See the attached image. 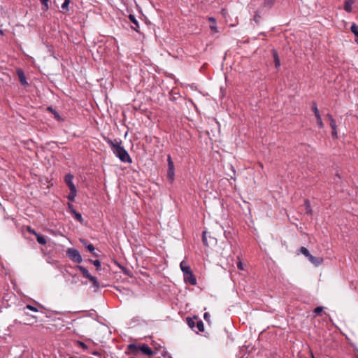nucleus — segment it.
<instances>
[{
  "instance_id": "1",
  "label": "nucleus",
  "mask_w": 358,
  "mask_h": 358,
  "mask_svg": "<svg viewBox=\"0 0 358 358\" xmlns=\"http://www.w3.org/2000/svg\"><path fill=\"white\" fill-rule=\"evenodd\" d=\"M106 142L110 145L113 154L122 162L131 163L132 159L127 151L122 146V142L119 140H111L104 138Z\"/></svg>"
},
{
  "instance_id": "2",
  "label": "nucleus",
  "mask_w": 358,
  "mask_h": 358,
  "mask_svg": "<svg viewBox=\"0 0 358 358\" xmlns=\"http://www.w3.org/2000/svg\"><path fill=\"white\" fill-rule=\"evenodd\" d=\"M299 251L309 260L310 262H311L315 266H320L323 262V259L322 257H316L313 256L310 253L309 250L305 247L300 248Z\"/></svg>"
},
{
  "instance_id": "3",
  "label": "nucleus",
  "mask_w": 358,
  "mask_h": 358,
  "mask_svg": "<svg viewBox=\"0 0 358 358\" xmlns=\"http://www.w3.org/2000/svg\"><path fill=\"white\" fill-rule=\"evenodd\" d=\"M66 256L76 263L80 264L83 262L80 252L75 248H69L66 250Z\"/></svg>"
},
{
  "instance_id": "4",
  "label": "nucleus",
  "mask_w": 358,
  "mask_h": 358,
  "mask_svg": "<svg viewBox=\"0 0 358 358\" xmlns=\"http://www.w3.org/2000/svg\"><path fill=\"white\" fill-rule=\"evenodd\" d=\"M168 162V171H167V178L172 183L174 180L175 176V169L174 164L170 155H168L167 157Z\"/></svg>"
},
{
  "instance_id": "5",
  "label": "nucleus",
  "mask_w": 358,
  "mask_h": 358,
  "mask_svg": "<svg viewBox=\"0 0 358 358\" xmlns=\"http://www.w3.org/2000/svg\"><path fill=\"white\" fill-rule=\"evenodd\" d=\"M327 117L329 120V124L332 129L331 135L334 138H338V131L336 120L330 113L327 114Z\"/></svg>"
},
{
  "instance_id": "6",
  "label": "nucleus",
  "mask_w": 358,
  "mask_h": 358,
  "mask_svg": "<svg viewBox=\"0 0 358 358\" xmlns=\"http://www.w3.org/2000/svg\"><path fill=\"white\" fill-rule=\"evenodd\" d=\"M184 281L186 283H189L191 285H195L196 284V279L195 275L193 274L192 271L183 275Z\"/></svg>"
},
{
  "instance_id": "7",
  "label": "nucleus",
  "mask_w": 358,
  "mask_h": 358,
  "mask_svg": "<svg viewBox=\"0 0 358 358\" xmlns=\"http://www.w3.org/2000/svg\"><path fill=\"white\" fill-rule=\"evenodd\" d=\"M73 178L74 176L71 173H66L64 176V182L69 187V189H76L73 182Z\"/></svg>"
},
{
  "instance_id": "8",
  "label": "nucleus",
  "mask_w": 358,
  "mask_h": 358,
  "mask_svg": "<svg viewBox=\"0 0 358 358\" xmlns=\"http://www.w3.org/2000/svg\"><path fill=\"white\" fill-rule=\"evenodd\" d=\"M17 75L18 76L19 81L20 82L22 85L27 86L28 85V83L27 81L26 76H25V75L24 73V71L22 69H18L17 70Z\"/></svg>"
},
{
  "instance_id": "9",
  "label": "nucleus",
  "mask_w": 358,
  "mask_h": 358,
  "mask_svg": "<svg viewBox=\"0 0 358 358\" xmlns=\"http://www.w3.org/2000/svg\"><path fill=\"white\" fill-rule=\"evenodd\" d=\"M139 351H141L143 354L148 356H151L154 353L152 350L145 344L139 346Z\"/></svg>"
},
{
  "instance_id": "10",
  "label": "nucleus",
  "mask_w": 358,
  "mask_h": 358,
  "mask_svg": "<svg viewBox=\"0 0 358 358\" xmlns=\"http://www.w3.org/2000/svg\"><path fill=\"white\" fill-rule=\"evenodd\" d=\"M129 20L131 21V23H133V24H134V25H132V26L131 27V28L133 30H134V31H137V32H139V31H138V29H139L138 22V20H136V18L135 17V16H134V15L130 14V15H129Z\"/></svg>"
},
{
  "instance_id": "11",
  "label": "nucleus",
  "mask_w": 358,
  "mask_h": 358,
  "mask_svg": "<svg viewBox=\"0 0 358 358\" xmlns=\"http://www.w3.org/2000/svg\"><path fill=\"white\" fill-rule=\"evenodd\" d=\"M180 267L181 271L183 273V275L192 271L191 268L187 265V262L182 260L180 264Z\"/></svg>"
},
{
  "instance_id": "12",
  "label": "nucleus",
  "mask_w": 358,
  "mask_h": 358,
  "mask_svg": "<svg viewBox=\"0 0 358 358\" xmlns=\"http://www.w3.org/2000/svg\"><path fill=\"white\" fill-rule=\"evenodd\" d=\"M180 267L181 271L183 273V275L192 271L191 268L187 265V262L182 260L180 264Z\"/></svg>"
},
{
  "instance_id": "13",
  "label": "nucleus",
  "mask_w": 358,
  "mask_h": 358,
  "mask_svg": "<svg viewBox=\"0 0 358 358\" xmlns=\"http://www.w3.org/2000/svg\"><path fill=\"white\" fill-rule=\"evenodd\" d=\"M77 268L82 273L85 278L90 279L92 276L85 267L78 265L77 266Z\"/></svg>"
},
{
  "instance_id": "14",
  "label": "nucleus",
  "mask_w": 358,
  "mask_h": 358,
  "mask_svg": "<svg viewBox=\"0 0 358 358\" xmlns=\"http://www.w3.org/2000/svg\"><path fill=\"white\" fill-rule=\"evenodd\" d=\"M353 0H346L344 3L343 8L347 13H351L352 10Z\"/></svg>"
},
{
  "instance_id": "15",
  "label": "nucleus",
  "mask_w": 358,
  "mask_h": 358,
  "mask_svg": "<svg viewBox=\"0 0 358 358\" xmlns=\"http://www.w3.org/2000/svg\"><path fill=\"white\" fill-rule=\"evenodd\" d=\"M259 1L264 7L271 8L274 5L275 0H259Z\"/></svg>"
},
{
  "instance_id": "16",
  "label": "nucleus",
  "mask_w": 358,
  "mask_h": 358,
  "mask_svg": "<svg viewBox=\"0 0 358 358\" xmlns=\"http://www.w3.org/2000/svg\"><path fill=\"white\" fill-rule=\"evenodd\" d=\"M272 52H273V57L274 59L275 66V68L278 69L280 66V58L278 57V52H276V50H273Z\"/></svg>"
},
{
  "instance_id": "17",
  "label": "nucleus",
  "mask_w": 358,
  "mask_h": 358,
  "mask_svg": "<svg viewBox=\"0 0 358 358\" xmlns=\"http://www.w3.org/2000/svg\"><path fill=\"white\" fill-rule=\"evenodd\" d=\"M127 349L130 351V352L134 353V355H136L139 351V347L134 343L129 344L127 347Z\"/></svg>"
},
{
  "instance_id": "18",
  "label": "nucleus",
  "mask_w": 358,
  "mask_h": 358,
  "mask_svg": "<svg viewBox=\"0 0 358 358\" xmlns=\"http://www.w3.org/2000/svg\"><path fill=\"white\" fill-rule=\"evenodd\" d=\"M69 190H70V192L67 195V199H68L69 201L72 202V201H73L75 200V198L76 196L77 189H69Z\"/></svg>"
},
{
  "instance_id": "19",
  "label": "nucleus",
  "mask_w": 358,
  "mask_h": 358,
  "mask_svg": "<svg viewBox=\"0 0 358 358\" xmlns=\"http://www.w3.org/2000/svg\"><path fill=\"white\" fill-rule=\"evenodd\" d=\"M304 205H305V208H306V214L311 215L313 213V210H312V208L310 206V203L308 199H305Z\"/></svg>"
},
{
  "instance_id": "20",
  "label": "nucleus",
  "mask_w": 358,
  "mask_h": 358,
  "mask_svg": "<svg viewBox=\"0 0 358 358\" xmlns=\"http://www.w3.org/2000/svg\"><path fill=\"white\" fill-rule=\"evenodd\" d=\"M350 30L355 35V36H356L355 41L358 43V25L356 24L355 23H353L351 25Z\"/></svg>"
},
{
  "instance_id": "21",
  "label": "nucleus",
  "mask_w": 358,
  "mask_h": 358,
  "mask_svg": "<svg viewBox=\"0 0 358 358\" xmlns=\"http://www.w3.org/2000/svg\"><path fill=\"white\" fill-rule=\"evenodd\" d=\"M70 3V0H64V3L62 4V13H65L69 11V5Z\"/></svg>"
},
{
  "instance_id": "22",
  "label": "nucleus",
  "mask_w": 358,
  "mask_h": 358,
  "mask_svg": "<svg viewBox=\"0 0 358 358\" xmlns=\"http://www.w3.org/2000/svg\"><path fill=\"white\" fill-rule=\"evenodd\" d=\"M36 240L38 241V243L41 245H45L47 241H46V239L44 236L37 234V235L36 236Z\"/></svg>"
},
{
  "instance_id": "23",
  "label": "nucleus",
  "mask_w": 358,
  "mask_h": 358,
  "mask_svg": "<svg viewBox=\"0 0 358 358\" xmlns=\"http://www.w3.org/2000/svg\"><path fill=\"white\" fill-rule=\"evenodd\" d=\"M86 249L90 251L91 253L93 254L94 256L95 257H98L99 255L94 252L95 251V248L94 246L92 245V244H87V245H86Z\"/></svg>"
},
{
  "instance_id": "24",
  "label": "nucleus",
  "mask_w": 358,
  "mask_h": 358,
  "mask_svg": "<svg viewBox=\"0 0 358 358\" xmlns=\"http://www.w3.org/2000/svg\"><path fill=\"white\" fill-rule=\"evenodd\" d=\"M89 280L92 282L93 287L95 289H97L99 287V282L95 277L92 276Z\"/></svg>"
},
{
  "instance_id": "25",
  "label": "nucleus",
  "mask_w": 358,
  "mask_h": 358,
  "mask_svg": "<svg viewBox=\"0 0 358 358\" xmlns=\"http://www.w3.org/2000/svg\"><path fill=\"white\" fill-rule=\"evenodd\" d=\"M187 322L188 326L192 329H193L196 324V322L194 320V319L190 317L187 318Z\"/></svg>"
},
{
  "instance_id": "26",
  "label": "nucleus",
  "mask_w": 358,
  "mask_h": 358,
  "mask_svg": "<svg viewBox=\"0 0 358 358\" xmlns=\"http://www.w3.org/2000/svg\"><path fill=\"white\" fill-rule=\"evenodd\" d=\"M312 110L313 111L315 116H319L320 115L315 102H313Z\"/></svg>"
},
{
  "instance_id": "27",
  "label": "nucleus",
  "mask_w": 358,
  "mask_h": 358,
  "mask_svg": "<svg viewBox=\"0 0 358 358\" xmlns=\"http://www.w3.org/2000/svg\"><path fill=\"white\" fill-rule=\"evenodd\" d=\"M196 327L199 331H204V324L201 320L196 321Z\"/></svg>"
},
{
  "instance_id": "28",
  "label": "nucleus",
  "mask_w": 358,
  "mask_h": 358,
  "mask_svg": "<svg viewBox=\"0 0 358 358\" xmlns=\"http://www.w3.org/2000/svg\"><path fill=\"white\" fill-rule=\"evenodd\" d=\"M91 263H92L94 266L96 267V270H100L101 269V262L98 259H95V260H92V259H90V260Z\"/></svg>"
},
{
  "instance_id": "29",
  "label": "nucleus",
  "mask_w": 358,
  "mask_h": 358,
  "mask_svg": "<svg viewBox=\"0 0 358 358\" xmlns=\"http://www.w3.org/2000/svg\"><path fill=\"white\" fill-rule=\"evenodd\" d=\"M315 117L317 120V124L318 127L322 129L324 127V123L322 120L321 115H320L319 116H315Z\"/></svg>"
},
{
  "instance_id": "30",
  "label": "nucleus",
  "mask_w": 358,
  "mask_h": 358,
  "mask_svg": "<svg viewBox=\"0 0 358 358\" xmlns=\"http://www.w3.org/2000/svg\"><path fill=\"white\" fill-rule=\"evenodd\" d=\"M72 213L75 215V217L78 221L82 222L83 217L80 213H78L75 209H73Z\"/></svg>"
},
{
  "instance_id": "31",
  "label": "nucleus",
  "mask_w": 358,
  "mask_h": 358,
  "mask_svg": "<svg viewBox=\"0 0 358 358\" xmlns=\"http://www.w3.org/2000/svg\"><path fill=\"white\" fill-rule=\"evenodd\" d=\"M206 234H207V232L206 231H203L202 233V241L203 243V244L206 245V246H209V244L207 241V236H206Z\"/></svg>"
},
{
  "instance_id": "32",
  "label": "nucleus",
  "mask_w": 358,
  "mask_h": 358,
  "mask_svg": "<svg viewBox=\"0 0 358 358\" xmlns=\"http://www.w3.org/2000/svg\"><path fill=\"white\" fill-rule=\"evenodd\" d=\"M41 2L43 5V10L46 11L48 10V0H41Z\"/></svg>"
},
{
  "instance_id": "33",
  "label": "nucleus",
  "mask_w": 358,
  "mask_h": 358,
  "mask_svg": "<svg viewBox=\"0 0 358 358\" xmlns=\"http://www.w3.org/2000/svg\"><path fill=\"white\" fill-rule=\"evenodd\" d=\"M24 309H28V310L34 311V312H38V311L37 308H36V307H34V306H33L31 305H29V304L25 306Z\"/></svg>"
},
{
  "instance_id": "34",
  "label": "nucleus",
  "mask_w": 358,
  "mask_h": 358,
  "mask_svg": "<svg viewBox=\"0 0 358 358\" xmlns=\"http://www.w3.org/2000/svg\"><path fill=\"white\" fill-rule=\"evenodd\" d=\"M210 29L214 32V33H217L218 32V30H217V25H216V22L214 24H211L210 25Z\"/></svg>"
},
{
  "instance_id": "35",
  "label": "nucleus",
  "mask_w": 358,
  "mask_h": 358,
  "mask_svg": "<svg viewBox=\"0 0 358 358\" xmlns=\"http://www.w3.org/2000/svg\"><path fill=\"white\" fill-rule=\"evenodd\" d=\"M323 308L322 306H317L315 308L314 313L316 315H320L322 312Z\"/></svg>"
},
{
  "instance_id": "36",
  "label": "nucleus",
  "mask_w": 358,
  "mask_h": 358,
  "mask_svg": "<svg viewBox=\"0 0 358 358\" xmlns=\"http://www.w3.org/2000/svg\"><path fill=\"white\" fill-rule=\"evenodd\" d=\"M238 262H237V267L239 270H243V265L241 261L240 260L239 257H238Z\"/></svg>"
},
{
  "instance_id": "37",
  "label": "nucleus",
  "mask_w": 358,
  "mask_h": 358,
  "mask_svg": "<svg viewBox=\"0 0 358 358\" xmlns=\"http://www.w3.org/2000/svg\"><path fill=\"white\" fill-rule=\"evenodd\" d=\"M27 231H28L30 234H34V235H35V236H36V235H37V234H38V233H37V232H36L34 229H32V228H31V227H27Z\"/></svg>"
},
{
  "instance_id": "38",
  "label": "nucleus",
  "mask_w": 358,
  "mask_h": 358,
  "mask_svg": "<svg viewBox=\"0 0 358 358\" xmlns=\"http://www.w3.org/2000/svg\"><path fill=\"white\" fill-rule=\"evenodd\" d=\"M78 344L83 348V349H87V345L82 342V341H78Z\"/></svg>"
},
{
  "instance_id": "39",
  "label": "nucleus",
  "mask_w": 358,
  "mask_h": 358,
  "mask_svg": "<svg viewBox=\"0 0 358 358\" xmlns=\"http://www.w3.org/2000/svg\"><path fill=\"white\" fill-rule=\"evenodd\" d=\"M80 242L85 245V247L86 248V245H87V244H90L85 239H81L80 240Z\"/></svg>"
},
{
  "instance_id": "40",
  "label": "nucleus",
  "mask_w": 358,
  "mask_h": 358,
  "mask_svg": "<svg viewBox=\"0 0 358 358\" xmlns=\"http://www.w3.org/2000/svg\"><path fill=\"white\" fill-rule=\"evenodd\" d=\"M68 206H69V208L71 210V212L73 213V209H74L73 204L71 203H69Z\"/></svg>"
},
{
  "instance_id": "41",
  "label": "nucleus",
  "mask_w": 358,
  "mask_h": 358,
  "mask_svg": "<svg viewBox=\"0 0 358 358\" xmlns=\"http://www.w3.org/2000/svg\"><path fill=\"white\" fill-rule=\"evenodd\" d=\"M203 317H204V319H205L206 320H208V318L210 317V315H209V314H208V313H204V315H203Z\"/></svg>"
},
{
  "instance_id": "42",
  "label": "nucleus",
  "mask_w": 358,
  "mask_h": 358,
  "mask_svg": "<svg viewBox=\"0 0 358 358\" xmlns=\"http://www.w3.org/2000/svg\"><path fill=\"white\" fill-rule=\"evenodd\" d=\"M208 20H209V21H210V22H212V24H213V23H214V24H215V23L216 22L215 19L214 17H209V18H208Z\"/></svg>"
},
{
  "instance_id": "43",
  "label": "nucleus",
  "mask_w": 358,
  "mask_h": 358,
  "mask_svg": "<svg viewBox=\"0 0 358 358\" xmlns=\"http://www.w3.org/2000/svg\"><path fill=\"white\" fill-rule=\"evenodd\" d=\"M92 355L95 356H100L101 354L97 351H94L92 352Z\"/></svg>"
},
{
  "instance_id": "44",
  "label": "nucleus",
  "mask_w": 358,
  "mask_h": 358,
  "mask_svg": "<svg viewBox=\"0 0 358 358\" xmlns=\"http://www.w3.org/2000/svg\"><path fill=\"white\" fill-rule=\"evenodd\" d=\"M0 34L2 35V36L4 34H3V31L2 29H0Z\"/></svg>"
},
{
  "instance_id": "45",
  "label": "nucleus",
  "mask_w": 358,
  "mask_h": 358,
  "mask_svg": "<svg viewBox=\"0 0 358 358\" xmlns=\"http://www.w3.org/2000/svg\"><path fill=\"white\" fill-rule=\"evenodd\" d=\"M259 16L257 15H256L255 16V20L257 22V19H258Z\"/></svg>"
},
{
  "instance_id": "46",
  "label": "nucleus",
  "mask_w": 358,
  "mask_h": 358,
  "mask_svg": "<svg viewBox=\"0 0 358 358\" xmlns=\"http://www.w3.org/2000/svg\"><path fill=\"white\" fill-rule=\"evenodd\" d=\"M168 358H172V357H168Z\"/></svg>"
}]
</instances>
